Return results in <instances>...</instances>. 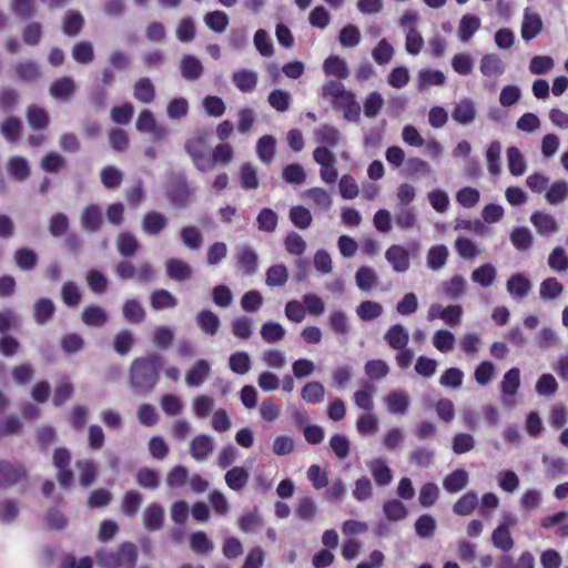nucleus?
<instances>
[{"label":"nucleus","mask_w":568,"mask_h":568,"mask_svg":"<svg viewBox=\"0 0 568 568\" xmlns=\"http://www.w3.org/2000/svg\"><path fill=\"white\" fill-rule=\"evenodd\" d=\"M463 307L459 304H450L443 306L440 304H432L427 312V321L442 320L445 324L454 327L460 323Z\"/></svg>","instance_id":"20e7f679"},{"label":"nucleus","mask_w":568,"mask_h":568,"mask_svg":"<svg viewBox=\"0 0 568 568\" xmlns=\"http://www.w3.org/2000/svg\"><path fill=\"white\" fill-rule=\"evenodd\" d=\"M288 280V271L284 264H276L266 271L265 283L270 287L284 286Z\"/></svg>","instance_id":"bf43d9fd"},{"label":"nucleus","mask_w":568,"mask_h":568,"mask_svg":"<svg viewBox=\"0 0 568 568\" xmlns=\"http://www.w3.org/2000/svg\"><path fill=\"white\" fill-rule=\"evenodd\" d=\"M383 511L389 521H399L407 517V508L399 499L392 498L383 504Z\"/></svg>","instance_id":"5fc2aeb1"},{"label":"nucleus","mask_w":568,"mask_h":568,"mask_svg":"<svg viewBox=\"0 0 568 568\" xmlns=\"http://www.w3.org/2000/svg\"><path fill=\"white\" fill-rule=\"evenodd\" d=\"M140 243L138 239L130 232H122L119 234L116 240V248L120 255L123 257H130L135 254Z\"/></svg>","instance_id":"603ef678"},{"label":"nucleus","mask_w":568,"mask_h":568,"mask_svg":"<svg viewBox=\"0 0 568 568\" xmlns=\"http://www.w3.org/2000/svg\"><path fill=\"white\" fill-rule=\"evenodd\" d=\"M491 542L494 547L503 552H509L514 546L515 540L511 537L510 530L506 526H497L491 534Z\"/></svg>","instance_id":"37998d69"},{"label":"nucleus","mask_w":568,"mask_h":568,"mask_svg":"<svg viewBox=\"0 0 568 568\" xmlns=\"http://www.w3.org/2000/svg\"><path fill=\"white\" fill-rule=\"evenodd\" d=\"M384 403L389 414L405 415L409 409V396L405 390H392L385 398Z\"/></svg>","instance_id":"4468645a"},{"label":"nucleus","mask_w":568,"mask_h":568,"mask_svg":"<svg viewBox=\"0 0 568 568\" xmlns=\"http://www.w3.org/2000/svg\"><path fill=\"white\" fill-rule=\"evenodd\" d=\"M377 274L374 268L361 266L355 274L357 287L363 292H369L377 285Z\"/></svg>","instance_id":"49530a36"},{"label":"nucleus","mask_w":568,"mask_h":568,"mask_svg":"<svg viewBox=\"0 0 568 568\" xmlns=\"http://www.w3.org/2000/svg\"><path fill=\"white\" fill-rule=\"evenodd\" d=\"M74 91V81L70 77L55 80L50 87V94L54 99L67 100Z\"/></svg>","instance_id":"052dcab7"},{"label":"nucleus","mask_w":568,"mask_h":568,"mask_svg":"<svg viewBox=\"0 0 568 568\" xmlns=\"http://www.w3.org/2000/svg\"><path fill=\"white\" fill-rule=\"evenodd\" d=\"M446 81L444 72L433 69H422L418 72V89L425 90L429 87L443 85Z\"/></svg>","instance_id":"c03bdc74"},{"label":"nucleus","mask_w":568,"mask_h":568,"mask_svg":"<svg viewBox=\"0 0 568 568\" xmlns=\"http://www.w3.org/2000/svg\"><path fill=\"white\" fill-rule=\"evenodd\" d=\"M33 311V318L36 323L43 325L52 318L55 306L50 298L41 297L34 302Z\"/></svg>","instance_id":"e433bc0d"},{"label":"nucleus","mask_w":568,"mask_h":568,"mask_svg":"<svg viewBox=\"0 0 568 568\" xmlns=\"http://www.w3.org/2000/svg\"><path fill=\"white\" fill-rule=\"evenodd\" d=\"M449 251L446 245L438 244L432 246L426 256V264L427 267L432 271H439L442 270L448 260Z\"/></svg>","instance_id":"2f4dec72"},{"label":"nucleus","mask_w":568,"mask_h":568,"mask_svg":"<svg viewBox=\"0 0 568 568\" xmlns=\"http://www.w3.org/2000/svg\"><path fill=\"white\" fill-rule=\"evenodd\" d=\"M467 280L459 274H455L449 280L442 282L440 290L443 295L449 301H458L466 294Z\"/></svg>","instance_id":"f8f14e48"},{"label":"nucleus","mask_w":568,"mask_h":568,"mask_svg":"<svg viewBox=\"0 0 568 568\" xmlns=\"http://www.w3.org/2000/svg\"><path fill=\"white\" fill-rule=\"evenodd\" d=\"M477 505V494L475 491H468L454 504L453 510L459 516H467L474 511Z\"/></svg>","instance_id":"0e129e2a"},{"label":"nucleus","mask_w":568,"mask_h":568,"mask_svg":"<svg viewBox=\"0 0 568 568\" xmlns=\"http://www.w3.org/2000/svg\"><path fill=\"white\" fill-rule=\"evenodd\" d=\"M301 397L307 404H320L324 400L325 388L320 382H308L303 386Z\"/></svg>","instance_id":"09e8293b"},{"label":"nucleus","mask_w":568,"mask_h":568,"mask_svg":"<svg viewBox=\"0 0 568 568\" xmlns=\"http://www.w3.org/2000/svg\"><path fill=\"white\" fill-rule=\"evenodd\" d=\"M506 288L514 300L521 301L531 291V282L525 274L516 273L508 278Z\"/></svg>","instance_id":"dca6fc26"},{"label":"nucleus","mask_w":568,"mask_h":568,"mask_svg":"<svg viewBox=\"0 0 568 568\" xmlns=\"http://www.w3.org/2000/svg\"><path fill=\"white\" fill-rule=\"evenodd\" d=\"M257 79V73L248 69H240L232 74L234 85L243 93L253 92L256 89Z\"/></svg>","instance_id":"5701e85b"},{"label":"nucleus","mask_w":568,"mask_h":568,"mask_svg":"<svg viewBox=\"0 0 568 568\" xmlns=\"http://www.w3.org/2000/svg\"><path fill=\"white\" fill-rule=\"evenodd\" d=\"M195 322L204 335L213 336L217 333L221 321L219 316L210 310H202L195 316Z\"/></svg>","instance_id":"4be33fe9"},{"label":"nucleus","mask_w":568,"mask_h":568,"mask_svg":"<svg viewBox=\"0 0 568 568\" xmlns=\"http://www.w3.org/2000/svg\"><path fill=\"white\" fill-rule=\"evenodd\" d=\"M335 110H342L343 116L348 122H358L361 119V104L356 101V97L354 92H348L343 99L338 102H335L333 105Z\"/></svg>","instance_id":"f3484780"},{"label":"nucleus","mask_w":568,"mask_h":568,"mask_svg":"<svg viewBox=\"0 0 568 568\" xmlns=\"http://www.w3.org/2000/svg\"><path fill=\"white\" fill-rule=\"evenodd\" d=\"M230 369L237 375H245L251 369V357L247 352H235L229 357Z\"/></svg>","instance_id":"e2e57ef3"},{"label":"nucleus","mask_w":568,"mask_h":568,"mask_svg":"<svg viewBox=\"0 0 568 568\" xmlns=\"http://www.w3.org/2000/svg\"><path fill=\"white\" fill-rule=\"evenodd\" d=\"M480 19L471 13L464 14L458 24V38L463 43H468L480 29Z\"/></svg>","instance_id":"bb28decb"},{"label":"nucleus","mask_w":568,"mask_h":568,"mask_svg":"<svg viewBox=\"0 0 568 568\" xmlns=\"http://www.w3.org/2000/svg\"><path fill=\"white\" fill-rule=\"evenodd\" d=\"M323 71L326 75L338 80H344L349 74L346 61L338 55L328 57L323 63Z\"/></svg>","instance_id":"c756f323"},{"label":"nucleus","mask_w":568,"mask_h":568,"mask_svg":"<svg viewBox=\"0 0 568 568\" xmlns=\"http://www.w3.org/2000/svg\"><path fill=\"white\" fill-rule=\"evenodd\" d=\"M384 339L393 349L405 348L409 342V334L402 324H394L386 331Z\"/></svg>","instance_id":"393cba45"},{"label":"nucleus","mask_w":568,"mask_h":568,"mask_svg":"<svg viewBox=\"0 0 568 568\" xmlns=\"http://www.w3.org/2000/svg\"><path fill=\"white\" fill-rule=\"evenodd\" d=\"M366 467L378 487H386L392 483L393 471L384 457L366 460Z\"/></svg>","instance_id":"0eeeda50"},{"label":"nucleus","mask_w":568,"mask_h":568,"mask_svg":"<svg viewBox=\"0 0 568 568\" xmlns=\"http://www.w3.org/2000/svg\"><path fill=\"white\" fill-rule=\"evenodd\" d=\"M203 73L201 61L191 54H186L181 60V74L189 81L197 80Z\"/></svg>","instance_id":"58836bf2"},{"label":"nucleus","mask_w":568,"mask_h":568,"mask_svg":"<svg viewBox=\"0 0 568 568\" xmlns=\"http://www.w3.org/2000/svg\"><path fill=\"white\" fill-rule=\"evenodd\" d=\"M168 225V219L164 214L151 211L148 212L141 222L142 231L149 236L159 235Z\"/></svg>","instance_id":"6ab92c4d"},{"label":"nucleus","mask_w":568,"mask_h":568,"mask_svg":"<svg viewBox=\"0 0 568 568\" xmlns=\"http://www.w3.org/2000/svg\"><path fill=\"white\" fill-rule=\"evenodd\" d=\"M385 258L397 273H405L410 267L409 253L402 245H390L385 252Z\"/></svg>","instance_id":"9b49d317"},{"label":"nucleus","mask_w":568,"mask_h":568,"mask_svg":"<svg viewBox=\"0 0 568 568\" xmlns=\"http://www.w3.org/2000/svg\"><path fill=\"white\" fill-rule=\"evenodd\" d=\"M71 462L70 452L65 448H57L53 454V464L58 470L59 484L69 487L73 480V471L69 468Z\"/></svg>","instance_id":"423d86ee"},{"label":"nucleus","mask_w":568,"mask_h":568,"mask_svg":"<svg viewBox=\"0 0 568 568\" xmlns=\"http://www.w3.org/2000/svg\"><path fill=\"white\" fill-rule=\"evenodd\" d=\"M383 314V306L375 301H364L356 307V315L361 321L369 322Z\"/></svg>","instance_id":"4d7b16f0"},{"label":"nucleus","mask_w":568,"mask_h":568,"mask_svg":"<svg viewBox=\"0 0 568 568\" xmlns=\"http://www.w3.org/2000/svg\"><path fill=\"white\" fill-rule=\"evenodd\" d=\"M185 151L200 172L212 170L211 148L203 136L191 138L185 142Z\"/></svg>","instance_id":"f03ea898"},{"label":"nucleus","mask_w":568,"mask_h":568,"mask_svg":"<svg viewBox=\"0 0 568 568\" xmlns=\"http://www.w3.org/2000/svg\"><path fill=\"white\" fill-rule=\"evenodd\" d=\"M507 165L513 176H521L527 171V163L524 154L517 146H509L506 151Z\"/></svg>","instance_id":"7c9ffc66"},{"label":"nucleus","mask_w":568,"mask_h":568,"mask_svg":"<svg viewBox=\"0 0 568 568\" xmlns=\"http://www.w3.org/2000/svg\"><path fill=\"white\" fill-rule=\"evenodd\" d=\"M564 292L562 284L556 277H548L540 283L539 296L544 301H552Z\"/></svg>","instance_id":"13d9d810"},{"label":"nucleus","mask_w":568,"mask_h":568,"mask_svg":"<svg viewBox=\"0 0 568 568\" xmlns=\"http://www.w3.org/2000/svg\"><path fill=\"white\" fill-rule=\"evenodd\" d=\"M568 197V182L565 180L555 181L545 194L547 203L558 205Z\"/></svg>","instance_id":"864d4df0"},{"label":"nucleus","mask_w":568,"mask_h":568,"mask_svg":"<svg viewBox=\"0 0 568 568\" xmlns=\"http://www.w3.org/2000/svg\"><path fill=\"white\" fill-rule=\"evenodd\" d=\"M468 473L464 469H456L444 478V489L449 494L460 491L468 484Z\"/></svg>","instance_id":"ea45409f"},{"label":"nucleus","mask_w":568,"mask_h":568,"mask_svg":"<svg viewBox=\"0 0 568 568\" xmlns=\"http://www.w3.org/2000/svg\"><path fill=\"white\" fill-rule=\"evenodd\" d=\"M542 30V20L537 12H532L529 8L524 10L521 22V38L525 41L535 39Z\"/></svg>","instance_id":"ddd939ff"},{"label":"nucleus","mask_w":568,"mask_h":568,"mask_svg":"<svg viewBox=\"0 0 568 568\" xmlns=\"http://www.w3.org/2000/svg\"><path fill=\"white\" fill-rule=\"evenodd\" d=\"M82 321L85 325L101 327L108 322V313L100 306L91 305L83 310Z\"/></svg>","instance_id":"6e6d98bb"},{"label":"nucleus","mask_w":568,"mask_h":568,"mask_svg":"<svg viewBox=\"0 0 568 568\" xmlns=\"http://www.w3.org/2000/svg\"><path fill=\"white\" fill-rule=\"evenodd\" d=\"M134 98L141 103H151L155 98V88L149 78L138 80L133 88Z\"/></svg>","instance_id":"de8ad7c7"},{"label":"nucleus","mask_w":568,"mask_h":568,"mask_svg":"<svg viewBox=\"0 0 568 568\" xmlns=\"http://www.w3.org/2000/svg\"><path fill=\"white\" fill-rule=\"evenodd\" d=\"M254 47L262 57L268 58L274 54V47L268 32L264 29L255 31L253 37Z\"/></svg>","instance_id":"69168bd1"},{"label":"nucleus","mask_w":568,"mask_h":568,"mask_svg":"<svg viewBox=\"0 0 568 568\" xmlns=\"http://www.w3.org/2000/svg\"><path fill=\"white\" fill-rule=\"evenodd\" d=\"M349 91H347L344 84L339 81H327L321 89V94L325 99H331L332 106L335 102L343 99Z\"/></svg>","instance_id":"338daca9"},{"label":"nucleus","mask_w":568,"mask_h":568,"mask_svg":"<svg viewBox=\"0 0 568 568\" xmlns=\"http://www.w3.org/2000/svg\"><path fill=\"white\" fill-rule=\"evenodd\" d=\"M102 210L98 204L85 206L81 214V226L88 232L99 231L102 224Z\"/></svg>","instance_id":"b1692460"},{"label":"nucleus","mask_w":568,"mask_h":568,"mask_svg":"<svg viewBox=\"0 0 568 568\" xmlns=\"http://www.w3.org/2000/svg\"><path fill=\"white\" fill-rule=\"evenodd\" d=\"M227 487L234 491H241L248 483L250 471L242 466H234L224 476Z\"/></svg>","instance_id":"c85d7f7f"},{"label":"nucleus","mask_w":568,"mask_h":568,"mask_svg":"<svg viewBox=\"0 0 568 568\" xmlns=\"http://www.w3.org/2000/svg\"><path fill=\"white\" fill-rule=\"evenodd\" d=\"M215 405V400L210 395H196L192 399V410L196 418L204 419L211 413H213V408Z\"/></svg>","instance_id":"8fccbe9b"},{"label":"nucleus","mask_w":568,"mask_h":568,"mask_svg":"<svg viewBox=\"0 0 568 568\" xmlns=\"http://www.w3.org/2000/svg\"><path fill=\"white\" fill-rule=\"evenodd\" d=\"M302 196L312 202V204L321 210L328 211L333 205L332 195L323 187L314 186L303 192Z\"/></svg>","instance_id":"a878e982"},{"label":"nucleus","mask_w":568,"mask_h":568,"mask_svg":"<svg viewBox=\"0 0 568 568\" xmlns=\"http://www.w3.org/2000/svg\"><path fill=\"white\" fill-rule=\"evenodd\" d=\"M237 262L244 275L251 276L256 273L258 256L252 247H242L237 254Z\"/></svg>","instance_id":"473e14b6"},{"label":"nucleus","mask_w":568,"mask_h":568,"mask_svg":"<svg viewBox=\"0 0 568 568\" xmlns=\"http://www.w3.org/2000/svg\"><path fill=\"white\" fill-rule=\"evenodd\" d=\"M211 365L206 359H197L185 372V384L191 387H200L211 375Z\"/></svg>","instance_id":"1a4fd4ad"},{"label":"nucleus","mask_w":568,"mask_h":568,"mask_svg":"<svg viewBox=\"0 0 568 568\" xmlns=\"http://www.w3.org/2000/svg\"><path fill=\"white\" fill-rule=\"evenodd\" d=\"M530 223L534 225L537 233L542 236L554 235L560 230L559 223L555 216L542 211H535L530 215Z\"/></svg>","instance_id":"6e6552de"},{"label":"nucleus","mask_w":568,"mask_h":568,"mask_svg":"<svg viewBox=\"0 0 568 568\" xmlns=\"http://www.w3.org/2000/svg\"><path fill=\"white\" fill-rule=\"evenodd\" d=\"M288 219L291 223L300 230L310 227L313 222L311 211L303 205L292 206L288 211Z\"/></svg>","instance_id":"a18cd8bd"},{"label":"nucleus","mask_w":568,"mask_h":568,"mask_svg":"<svg viewBox=\"0 0 568 568\" xmlns=\"http://www.w3.org/2000/svg\"><path fill=\"white\" fill-rule=\"evenodd\" d=\"M214 439L205 434L196 435L190 443V455L196 462L206 460L214 452Z\"/></svg>","instance_id":"9d476101"},{"label":"nucleus","mask_w":568,"mask_h":568,"mask_svg":"<svg viewBox=\"0 0 568 568\" xmlns=\"http://www.w3.org/2000/svg\"><path fill=\"white\" fill-rule=\"evenodd\" d=\"M455 248L458 255L464 260H474L480 254V250L476 243L466 236H458L455 240Z\"/></svg>","instance_id":"680f3d73"},{"label":"nucleus","mask_w":568,"mask_h":568,"mask_svg":"<svg viewBox=\"0 0 568 568\" xmlns=\"http://www.w3.org/2000/svg\"><path fill=\"white\" fill-rule=\"evenodd\" d=\"M314 139L326 148H336L342 140V133L335 126L324 124L314 130Z\"/></svg>","instance_id":"cd10ccee"},{"label":"nucleus","mask_w":568,"mask_h":568,"mask_svg":"<svg viewBox=\"0 0 568 568\" xmlns=\"http://www.w3.org/2000/svg\"><path fill=\"white\" fill-rule=\"evenodd\" d=\"M513 246L519 252H526L532 246L531 231L526 226L515 227L509 235Z\"/></svg>","instance_id":"c9c22d12"},{"label":"nucleus","mask_w":568,"mask_h":568,"mask_svg":"<svg viewBox=\"0 0 568 568\" xmlns=\"http://www.w3.org/2000/svg\"><path fill=\"white\" fill-rule=\"evenodd\" d=\"M520 387V371L517 367L508 369L501 379L500 392L503 395V404L505 406L515 405V396Z\"/></svg>","instance_id":"39448f33"},{"label":"nucleus","mask_w":568,"mask_h":568,"mask_svg":"<svg viewBox=\"0 0 568 568\" xmlns=\"http://www.w3.org/2000/svg\"><path fill=\"white\" fill-rule=\"evenodd\" d=\"M7 171L18 182L27 180L30 175L28 161L22 156L10 158L7 163Z\"/></svg>","instance_id":"a19ab883"},{"label":"nucleus","mask_w":568,"mask_h":568,"mask_svg":"<svg viewBox=\"0 0 568 568\" xmlns=\"http://www.w3.org/2000/svg\"><path fill=\"white\" fill-rule=\"evenodd\" d=\"M479 70L484 77L498 78L506 71V64L496 53L484 54L480 59Z\"/></svg>","instance_id":"a211bd4d"},{"label":"nucleus","mask_w":568,"mask_h":568,"mask_svg":"<svg viewBox=\"0 0 568 568\" xmlns=\"http://www.w3.org/2000/svg\"><path fill=\"white\" fill-rule=\"evenodd\" d=\"M26 476L22 465H14L7 460H0V487H11Z\"/></svg>","instance_id":"2eb2a0df"},{"label":"nucleus","mask_w":568,"mask_h":568,"mask_svg":"<svg viewBox=\"0 0 568 568\" xmlns=\"http://www.w3.org/2000/svg\"><path fill=\"white\" fill-rule=\"evenodd\" d=\"M164 521V509L156 503L150 504L143 511V525L148 531H158Z\"/></svg>","instance_id":"412c9836"},{"label":"nucleus","mask_w":568,"mask_h":568,"mask_svg":"<svg viewBox=\"0 0 568 568\" xmlns=\"http://www.w3.org/2000/svg\"><path fill=\"white\" fill-rule=\"evenodd\" d=\"M276 140L272 135H263L256 143V154L264 164H270L274 160Z\"/></svg>","instance_id":"79ce46f5"},{"label":"nucleus","mask_w":568,"mask_h":568,"mask_svg":"<svg viewBox=\"0 0 568 568\" xmlns=\"http://www.w3.org/2000/svg\"><path fill=\"white\" fill-rule=\"evenodd\" d=\"M161 364L158 354L135 358L130 366V384L133 390L141 394L150 393L159 382Z\"/></svg>","instance_id":"f257e3e1"},{"label":"nucleus","mask_w":568,"mask_h":568,"mask_svg":"<svg viewBox=\"0 0 568 568\" xmlns=\"http://www.w3.org/2000/svg\"><path fill=\"white\" fill-rule=\"evenodd\" d=\"M453 120L462 125H468L476 118V106L471 99L465 98L455 104Z\"/></svg>","instance_id":"aec40b11"},{"label":"nucleus","mask_w":568,"mask_h":568,"mask_svg":"<svg viewBox=\"0 0 568 568\" xmlns=\"http://www.w3.org/2000/svg\"><path fill=\"white\" fill-rule=\"evenodd\" d=\"M501 143L498 140L491 141L486 150V161L488 172L498 176L501 173Z\"/></svg>","instance_id":"f704fd0d"},{"label":"nucleus","mask_w":568,"mask_h":568,"mask_svg":"<svg viewBox=\"0 0 568 568\" xmlns=\"http://www.w3.org/2000/svg\"><path fill=\"white\" fill-rule=\"evenodd\" d=\"M166 274L174 281H185L191 277V266L180 258H169L165 263Z\"/></svg>","instance_id":"4c0bfd02"},{"label":"nucleus","mask_w":568,"mask_h":568,"mask_svg":"<svg viewBox=\"0 0 568 568\" xmlns=\"http://www.w3.org/2000/svg\"><path fill=\"white\" fill-rule=\"evenodd\" d=\"M166 195L174 206H185L192 195L185 178L182 175L172 174L166 186Z\"/></svg>","instance_id":"7ed1b4c3"},{"label":"nucleus","mask_w":568,"mask_h":568,"mask_svg":"<svg viewBox=\"0 0 568 568\" xmlns=\"http://www.w3.org/2000/svg\"><path fill=\"white\" fill-rule=\"evenodd\" d=\"M547 264L549 268L556 273H565L568 271V254L562 246H556L548 255Z\"/></svg>","instance_id":"3c124183"},{"label":"nucleus","mask_w":568,"mask_h":568,"mask_svg":"<svg viewBox=\"0 0 568 568\" xmlns=\"http://www.w3.org/2000/svg\"><path fill=\"white\" fill-rule=\"evenodd\" d=\"M497 277V270L490 263H485L471 272V281L486 288L494 284Z\"/></svg>","instance_id":"72a5a7b5"},{"label":"nucleus","mask_w":568,"mask_h":568,"mask_svg":"<svg viewBox=\"0 0 568 568\" xmlns=\"http://www.w3.org/2000/svg\"><path fill=\"white\" fill-rule=\"evenodd\" d=\"M395 224L400 230L414 229L417 225V214L414 207L403 206L395 215Z\"/></svg>","instance_id":"774afa93"}]
</instances>
